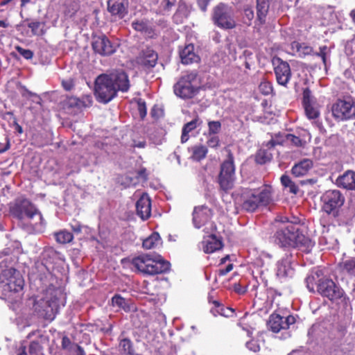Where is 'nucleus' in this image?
<instances>
[{
	"instance_id": "obj_1",
	"label": "nucleus",
	"mask_w": 355,
	"mask_h": 355,
	"mask_svg": "<svg viewBox=\"0 0 355 355\" xmlns=\"http://www.w3.org/2000/svg\"><path fill=\"white\" fill-rule=\"evenodd\" d=\"M277 222L281 223L275 234V242L281 247L298 248L304 252H309L314 245L312 241L300 233L296 224L298 220L289 221L287 217L278 216Z\"/></svg>"
},
{
	"instance_id": "obj_2",
	"label": "nucleus",
	"mask_w": 355,
	"mask_h": 355,
	"mask_svg": "<svg viewBox=\"0 0 355 355\" xmlns=\"http://www.w3.org/2000/svg\"><path fill=\"white\" fill-rule=\"evenodd\" d=\"M236 200L243 209L253 212L261 206H267L272 202V189L270 186L255 189L242 188L236 193Z\"/></svg>"
},
{
	"instance_id": "obj_3",
	"label": "nucleus",
	"mask_w": 355,
	"mask_h": 355,
	"mask_svg": "<svg viewBox=\"0 0 355 355\" xmlns=\"http://www.w3.org/2000/svg\"><path fill=\"white\" fill-rule=\"evenodd\" d=\"M0 286L6 298L17 302L20 299L24 282L19 271L13 268L3 270L0 263Z\"/></svg>"
},
{
	"instance_id": "obj_4",
	"label": "nucleus",
	"mask_w": 355,
	"mask_h": 355,
	"mask_svg": "<svg viewBox=\"0 0 355 355\" xmlns=\"http://www.w3.org/2000/svg\"><path fill=\"white\" fill-rule=\"evenodd\" d=\"M62 296L61 289L55 286H49L43 297L35 300L33 309L41 317L48 320L55 318L59 309V300Z\"/></svg>"
},
{
	"instance_id": "obj_5",
	"label": "nucleus",
	"mask_w": 355,
	"mask_h": 355,
	"mask_svg": "<svg viewBox=\"0 0 355 355\" xmlns=\"http://www.w3.org/2000/svg\"><path fill=\"white\" fill-rule=\"evenodd\" d=\"M132 265L141 272L155 275L169 270L170 263L162 259L159 256L144 254L132 259Z\"/></svg>"
},
{
	"instance_id": "obj_6",
	"label": "nucleus",
	"mask_w": 355,
	"mask_h": 355,
	"mask_svg": "<svg viewBox=\"0 0 355 355\" xmlns=\"http://www.w3.org/2000/svg\"><path fill=\"white\" fill-rule=\"evenodd\" d=\"M345 197L338 190L333 189L325 191L321 196L322 209L329 215H331L340 222L345 223L346 218L343 216V205Z\"/></svg>"
},
{
	"instance_id": "obj_7",
	"label": "nucleus",
	"mask_w": 355,
	"mask_h": 355,
	"mask_svg": "<svg viewBox=\"0 0 355 355\" xmlns=\"http://www.w3.org/2000/svg\"><path fill=\"white\" fill-rule=\"evenodd\" d=\"M10 214L19 220L26 217L31 221L34 220V225H37L42 220V216L34 205L28 199L19 197L9 205Z\"/></svg>"
},
{
	"instance_id": "obj_8",
	"label": "nucleus",
	"mask_w": 355,
	"mask_h": 355,
	"mask_svg": "<svg viewBox=\"0 0 355 355\" xmlns=\"http://www.w3.org/2000/svg\"><path fill=\"white\" fill-rule=\"evenodd\" d=\"M112 84L108 73L97 77L95 82V94L99 102L107 103L116 96L117 93Z\"/></svg>"
},
{
	"instance_id": "obj_9",
	"label": "nucleus",
	"mask_w": 355,
	"mask_h": 355,
	"mask_svg": "<svg viewBox=\"0 0 355 355\" xmlns=\"http://www.w3.org/2000/svg\"><path fill=\"white\" fill-rule=\"evenodd\" d=\"M235 181V166L234 157L231 152L228 153L227 159L220 166L218 183L221 189L227 191L234 187Z\"/></svg>"
},
{
	"instance_id": "obj_10",
	"label": "nucleus",
	"mask_w": 355,
	"mask_h": 355,
	"mask_svg": "<svg viewBox=\"0 0 355 355\" xmlns=\"http://www.w3.org/2000/svg\"><path fill=\"white\" fill-rule=\"evenodd\" d=\"M212 19L216 25L223 29H232L236 26L233 10L223 3L214 8Z\"/></svg>"
},
{
	"instance_id": "obj_11",
	"label": "nucleus",
	"mask_w": 355,
	"mask_h": 355,
	"mask_svg": "<svg viewBox=\"0 0 355 355\" xmlns=\"http://www.w3.org/2000/svg\"><path fill=\"white\" fill-rule=\"evenodd\" d=\"M196 80V74L195 73H190L182 76L174 85L175 95L182 98H192L197 92V88L193 85Z\"/></svg>"
},
{
	"instance_id": "obj_12",
	"label": "nucleus",
	"mask_w": 355,
	"mask_h": 355,
	"mask_svg": "<svg viewBox=\"0 0 355 355\" xmlns=\"http://www.w3.org/2000/svg\"><path fill=\"white\" fill-rule=\"evenodd\" d=\"M317 291L330 300L340 299L344 294L343 290L337 286L332 279L324 276L320 283H318Z\"/></svg>"
},
{
	"instance_id": "obj_13",
	"label": "nucleus",
	"mask_w": 355,
	"mask_h": 355,
	"mask_svg": "<svg viewBox=\"0 0 355 355\" xmlns=\"http://www.w3.org/2000/svg\"><path fill=\"white\" fill-rule=\"evenodd\" d=\"M274 71L278 84L286 86L291 78V71L288 62L279 58L272 60Z\"/></svg>"
},
{
	"instance_id": "obj_14",
	"label": "nucleus",
	"mask_w": 355,
	"mask_h": 355,
	"mask_svg": "<svg viewBox=\"0 0 355 355\" xmlns=\"http://www.w3.org/2000/svg\"><path fill=\"white\" fill-rule=\"evenodd\" d=\"M295 322V318L293 315H281L278 313H272L270 315L268 321V328L275 333H278L282 329H287L290 325Z\"/></svg>"
},
{
	"instance_id": "obj_15",
	"label": "nucleus",
	"mask_w": 355,
	"mask_h": 355,
	"mask_svg": "<svg viewBox=\"0 0 355 355\" xmlns=\"http://www.w3.org/2000/svg\"><path fill=\"white\" fill-rule=\"evenodd\" d=\"M332 114L337 121H345L352 119L355 112L349 102L338 100L332 106Z\"/></svg>"
},
{
	"instance_id": "obj_16",
	"label": "nucleus",
	"mask_w": 355,
	"mask_h": 355,
	"mask_svg": "<svg viewBox=\"0 0 355 355\" xmlns=\"http://www.w3.org/2000/svg\"><path fill=\"white\" fill-rule=\"evenodd\" d=\"M116 92H127L130 87L128 76L123 69H114L108 73Z\"/></svg>"
},
{
	"instance_id": "obj_17",
	"label": "nucleus",
	"mask_w": 355,
	"mask_h": 355,
	"mask_svg": "<svg viewBox=\"0 0 355 355\" xmlns=\"http://www.w3.org/2000/svg\"><path fill=\"white\" fill-rule=\"evenodd\" d=\"M94 51L101 55H110L116 51V46L105 35L94 37L92 42Z\"/></svg>"
},
{
	"instance_id": "obj_18",
	"label": "nucleus",
	"mask_w": 355,
	"mask_h": 355,
	"mask_svg": "<svg viewBox=\"0 0 355 355\" xmlns=\"http://www.w3.org/2000/svg\"><path fill=\"white\" fill-rule=\"evenodd\" d=\"M302 102L308 119H315L319 116L320 112L315 98L311 95V92L309 88H306L303 91Z\"/></svg>"
},
{
	"instance_id": "obj_19",
	"label": "nucleus",
	"mask_w": 355,
	"mask_h": 355,
	"mask_svg": "<svg viewBox=\"0 0 355 355\" xmlns=\"http://www.w3.org/2000/svg\"><path fill=\"white\" fill-rule=\"evenodd\" d=\"M158 55L151 48L143 49L136 58V62L145 69L154 67L157 62Z\"/></svg>"
},
{
	"instance_id": "obj_20",
	"label": "nucleus",
	"mask_w": 355,
	"mask_h": 355,
	"mask_svg": "<svg viewBox=\"0 0 355 355\" xmlns=\"http://www.w3.org/2000/svg\"><path fill=\"white\" fill-rule=\"evenodd\" d=\"M211 211L206 206L196 207L193 212V223L196 228H200L211 218Z\"/></svg>"
},
{
	"instance_id": "obj_21",
	"label": "nucleus",
	"mask_w": 355,
	"mask_h": 355,
	"mask_svg": "<svg viewBox=\"0 0 355 355\" xmlns=\"http://www.w3.org/2000/svg\"><path fill=\"white\" fill-rule=\"evenodd\" d=\"M137 215L142 219L146 220L151 215V201L146 193H143L136 203Z\"/></svg>"
},
{
	"instance_id": "obj_22",
	"label": "nucleus",
	"mask_w": 355,
	"mask_h": 355,
	"mask_svg": "<svg viewBox=\"0 0 355 355\" xmlns=\"http://www.w3.org/2000/svg\"><path fill=\"white\" fill-rule=\"evenodd\" d=\"M293 273V270L291 266V257L286 254L282 257L277 263V275L280 277H286L291 276Z\"/></svg>"
},
{
	"instance_id": "obj_23",
	"label": "nucleus",
	"mask_w": 355,
	"mask_h": 355,
	"mask_svg": "<svg viewBox=\"0 0 355 355\" xmlns=\"http://www.w3.org/2000/svg\"><path fill=\"white\" fill-rule=\"evenodd\" d=\"M313 166V162L311 159H303L293 166L291 172L295 177H302L306 175Z\"/></svg>"
},
{
	"instance_id": "obj_24",
	"label": "nucleus",
	"mask_w": 355,
	"mask_h": 355,
	"mask_svg": "<svg viewBox=\"0 0 355 355\" xmlns=\"http://www.w3.org/2000/svg\"><path fill=\"white\" fill-rule=\"evenodd\" d=\"M338 187L347 190H355V173L351 171L345 172L336 180Z\"/></svg>"
},
{
	"instance_id": "obj_25",
	"label": "nucleus",
	"mask_w": 355,
	"mask_h": 355,
	"mask_svg": "<svg viewBox=\"0 0 355 355\" xmlns=\"http://www.w3.org/2000/svg\"><path fill=\"white\" fill-rule=\"evenodd\" d=\"M202 248L205 253H213L222 248L223 244L220 240L216 236L211 235L207 237L202 242Z\"/></svg>"
},
{
	"instance_id": "obj_26",
	"label": "nucleus",
	"mask_w": 355,
	"mask_h": 355,
	"mask_svg": "<svg viewBox=\"0 0 355 355\" xmlns=\"http://www.w3.org/2000/svg\"><path fill=\"white\" fill-rule=\"evenodd\" d=\"M58 259V252L53 248H46L42 253V264L50 271Z\"/></svg>"
},
{
	"instance_id": "obj_27",
	"label": "nucleus",
	"mask_w": 355,
	"mask_h": 355,
	"mask_svg": "<svg viewBox=\"0 0 355 355\" xmlns=\"http://www.w3.org/2000/svg\"><path fill=\"white\" fill-rule=\"evenodd\" d=\"M180 56L182 62L184 64H191L198 62L199 57L194 52V46L193 44L187 45L180 52Z\"/></svg>"
},
{
	"instance_id": "obj_28",
	"label": "nucleus",
	"mask_w": 355,
	"mask_h": 355,
	"mask_svg": "<svg viewBox=\"0 0 355 355\" xmlns=\"http://www.w3.org/2000/svg\"><path fill=\"white\" fill-rule=\"evenodd\" d=\"M209 303L212 304L210 312L214 316L222 315L224 317H232L234 315V310L229 307H224L219 302L209 300Z\"/></svg>"
},
{
	"instance_id": "obj_29",
	"label": "nucleus",
	"mask_w": 355,
	"mask_h": 355,
	"mask_svg": "<svg viewBox=\"0 0 355 355\" xmlns=\"http://www.w3.org/2000/svg\"><path fill=\"white\" fill-rule=\"evenodd\" d=\"M323 273L320 269H315L307 276L305 279L306 288L310 292H315V286L318 288V283H320L322 278Z\"/></svg>"
},
{
	"instance_id": "obj_30",
	"label": "nucleus",
	"mask_w": 355,
	"mask_h": 355,
	"mask_svg": "<svg viewBox=\"0 0 355 355\" xmlns=\"http://www.w3.org/2000/svg\"><path fill=\"white\" fill-rule=\"evenodd\" d=\"M201 123L202 121L198 117H196L190 122L184 124L182 131L181 142L182 144L187 142L189 139V133L200 126Z\"/></svg>"
},
{
	"instance_id": "obj_31",
	"label": "nucleus",
	"mask_w": 355,
	"mask_h": 355,
	"mask_svg": "<svg viewBox=\"0 0 355 355\" xmlns=\"http://www.w3.org/2000/svg\"><path fill=\"white\" fill-rule=\"evenodd\" d=\"M270 0H257V18L261 24L265 22L270 7Z\"/></svg>"
},
{
	"instance_id": "obj_32",
	"label": "nucleus",
	"mask_w": 355,
	"mask_h": 355,
	"mask_svg": "<svg viewBox=\"0 0 355 355\" xmlns=\"http://www.w3.org/2000/svg\"><path fill=\"white\" fill-rule=\"evenodd\" d=\"M191 12V7L185 3H180L176 12L173 15V20L176 23H182L184 19H187Z\"/></svg>"
},
{
	"instance_id": "obj_33",
	"label": "nucleus",
	"mask_w": 355,
	"mask_h": 355,
	"mask_svg": "<svg viewBox=\"0 0 355 355\" xmlns=\"http://www.w3.org/2000/svg\"><path fill=\"white\" fill-rule=\"evenodd\" d=\"M330 225H326L322 224V236L320 239V242L326 245H329V247H333L337 243V239L331 236L330 234Z\"/></svg>"
},
{
	"instance_id": "obj_34",
	"label": "nucleus",
	"mask_w": 355,
	"mask_h": 355,
	"mask_svg": "<svg viewBox=\"0 0 355 355\" xmlns=\"http://www.w3.org/2000/svg\"><path fill=\"white\" fill-rule=\"evenodd\" d=\"M190 150L191 152V158L196 161L204 159L208 152L207 148L201 144L192 146Z\"/></svg>"
},
{
	"instance_id": "obj_35",
	"label": "nucleus",
	"mask_w": 355,
	"mask_h": 355,
	"mask_svg": "<svg viewBox=\"0 0 355 355\" xmlns=\"http://www.w3.org/2000/svg\"><path fill=\"white\" fill-rule=\"evenodd\" d=\"M161 244V238L157 232L151 234L143 241V247L147 250L153 249Z\"/></svg>"
},
{
	"instance_id": "obj_36",
	"label": "nucleus",
	"mask_w": 355,
	"mask_h": 355,
	"mask_svg": "<svg viewBox=\"0 0 355 355\" xmlns=\"http://www.w3.org/2000/svg\"><path fill=\"white\" fill-rule=\"evenodd\" d=\"M291 47L293 51H296L300 57H304L307 55H310L313 51L311 46L304 43L300 44L297 42H293L291 44Z\"/></svg>"
},
{
	"instance_id": "obj_37",
	"label": "nucleus",
	"mask_w": 355,
	"mask_h": 355,
	"mask_svg": "<svg viewBox=\"0 0 355 355\" xmlns=\"http://www.w3.org/2000/svg\"><path fill=\"white\" fill-rule=\"evenodd\" d=\"M107 9L112 15H116L121 19L123 18L126 13L123 4L119 2L113 3L112 5L110 2H108Z\"/></svg>"
},
{
	"instance_id": "obj_38",
	"label": "nucleus",
	"mask_w": 355,
	"mask_h": 355,
	"mask_svg": "<svg viewBox=\"0 0 355 355\" xmlns=\"http://www.w3.org/2000/svg\"><path fill=\"white\" fill-rule=\"evenodd\" d=\"M340 268L348 275L355 277V258H350L340 263Z\"/></svg>"
},
{
	"instance_id": "obj_39",
	"label": "nucleus",
	"mask_w": 355,
	"mask_h": 355,
	"mask_svg": "<svg viewBox=\"0 0 355 355\" xmlns=\"http://www.w3.org/2000/svg\"><path fill=\"white\" fill-rule=\"evenodd\" d=\"M272 158V153L266 149H260L256 155V162L260 164L270 162Z\"/></svg>"
},
{
	"instance_id": "obj_40",
	"label": "nucleus",
	"mask_w": 355,
	"mask_h": 355,
	"mask_svg": "<svg viewBox=\"0 0 355 355\" xmlns=\"http://www.w3.org/2000/svg\"><path fill=\"white\" fill-rule=\"evenodd\" d=\"M55 240L60 243H67L72 241V234L67 230H62L55 234Z\"/></svg>"
},
{
	"instance_id": "obj_41",
	"label": "nucleus",
	"mask_w": 355,
	"mask_h": 355,
	"mask_svg": "<svg viewBox=\"0 0 355 355\" xmlns=\"http://www.w3.org/2000/svg\"><path fill=\"white\" fill-rule=\"evenodd\" d=\"M132 28L137 31H140L148 34V36H151L152 29L149 28L147 23L144 21H136L132 24Z\"/></svg>"
},
{
	"instance_id": "obj_42",
	"label": "nucleus",
	"mask_w": 355,
	"mask_h": 355,
	"mask_svg": "<svg viewBox=\"0 0 355 355\" xmlns=\"http://www.w3.org/2000/svg\"><path fill=\"white\" fill-rule=\"evenodd\" d=\"M28 26L31 29L32 33L35 35H42L44 33V24L40 21H31L28 23Z\"/></svg>"
},
{
	"instance_id": "obj_43",
	"label": "nucleus",
	"mask_w": 355,
	"mask_h": 355,
	"mask_svg": "<svg viewBox=\"0 0 355 355\" xmlns=\"http://www.w3.org/2000/svg\"><path fill=\"white\" fill-rule=\"evenodd\" d=\"M319 50V52L316 53L315 55L320 56L324 66H327V61L330 57L331 50L327 46H320Z\"/></svg>"
},
{
	"instance_id": "obj_44",
	"label": "nucleus",
	"mask_w": 355,
	"mask_h": 355,
	"mask_svg": "<svg viewBox=\"0 0 355 355\" xmlns=\"http://www.w3.org/2000/svg\"><path fill=\"white\" fill-rule=\"evenodd\" d=\"M221 130V123L219 121H210L208 122L207 135H216Z\"/></svg>"
},
{
	"instance_id": "obj_45",
	"label": "nucleus",
	"mask_w": 355,
	"mask_h": 355,
	"mask_svg": "<svg viewBox=\"0 0 355 355\" xmlns=\"http://www.w3.org/2000/svg\"><path fill=\"white\" fill-rule=\"evenodd\" d=\"M345 53L355 60V38L349 40L345 44Z\"/></svg>"
},
{
	"instance_id": "obj_46",
	"label": "nucleus",
	"mask_w": 355,
	"mask_h": 355,
	"mask_svg": "<svg viewBox=\"0 0 355 355\" xmlns=\"http://www.w3.org/2000/svg\"><path fill=\"white\" fill-rule=\"evenodd\" d=\"M119 347L124 354H131L132 352V343L128 339L124 338L121 340Z\"/></svg>"
},
{
	"instance_id": "obj_47",
	"label": "nucleus",
	"mask_w": 355,
	"mask_h": 355,
	"mask_svg": "<svg viewBox=\"0 0 355 355\" xmlns=\"http://www.w3.org/2000/svg\"><path fill=\"white\" fill-rule=\"evenodd\" d=\"M28 355H42V347L38 342H32L30 344Z\"/></svg>"
},
{
	"instance_id": "obj_48",
	"label": "nucleus",
	"mask_w": 355,
	"mask_h": 355,
	"mask_svg": "<svg viewBox=\"0 0 355 355\" xmlns=\"http://www.w3.org/2000/svg\"><path fill=\"white\" fill-rule=\"evenodd\" d=\"M207 144L210 148H217L220 144V139L217 135H207Z\"/></svg>"
},
{
	"instance_id": "obj_49",
	"label": "nucleus",
	"mask_w": 355,
	"mask_h": 355,
	"mask_svg": "<svg viewBox=\"0 0 355 355\" xmlns=\"http://www.w3.org/2000/svg\"><path fill=\"white\" fill-rule=\"evenodd\" d=\"M259 89L264 95L270 94L272 91V85L268 82H261L259 86Z\"/></svg>"
},
{
	"instance_id": "obj_50",
	"label": "nucleus",
	"mask_w": 355,
	"mask_h": 355,
	"mask_svg": "<svg viewBox=\"0 0 355 355\" xmlns=\"http://www.w3.org/2000/svg\"><path fill=\"white\" fill-rule=\"evenodd\" d=\"M113 306L124 309L126 304L125 300L119 295H114L112 299Z\"/></svg>"
},
{
	"instance_id": "obj_51",
	"label": "nucleus",
	"mask_w": 355,
	"mask_h": 355,
	"mask_svg": "<svg viewBox=\"0 0 355 355\" xmlns=\"http://www.w3.org/2000/svg\"><path fill=\"white\" fill-rule=\"evenodd\" d=\"M15 49L17 52L25 59L29 60L31 59L33 56V53L29 49H23L19 46H17Z\"/></svg>"
},
{
	"instance_id": "obj_52",
	"label": "nucleus",
	"mask_w": 355,
	"mask_h": 355,
	"mask_svg": "<svg viewBox=\"0 0 355 355\" xmlns=\"http://www.w3.org/2000/svg\"><path fill=\"white\" fill-rule=\"evenodd\" d=\"M137 109L141 119H144L146 115V103L141 100L139 99L137 101Z\"/></svg>"
},
{
	"instance_id": "obj_53",
	"label": "nucleus",
	"mask_w": 355,
	"mask_h": 355,
	"mask_svg": "<svg viewBox=\"0 0 355 355\" xmlns=\"http://www.w3.org/2000/svg\"><path fill=\"white\" fill-rule=\"evenodd\" d=\"M286 139L296 146H301L302 144V141L300 137L291 134H288L286 135Z\"/></svg>"
},
{
	"instance_id": "obj_54",
	"label": "nucleus",
	"mask_w": 355,
	"mask_h": 355,
	"mask_svg": "<svg viewBox=\"0 0 355 355\" xmlns=\"http://www.w3.org/2000/svg\"><path fill=\"white\" fill-rule=\"evenodd\" d=\"M70 352L71 355H85L83 349L78 345H71Z\"/></svg>"
},
{
	"instance_id": "obj_55",
	"label": "nucleus",
	"mask_w": 355,
	"mask_h": 355,
	"mask_svg": "<svg viewBox=\"0 0 355 355\" xmlns=\"http://www.w3.org/2000/svg\"><path fill=\"white\" fill-rule=\"evenodd\" d=\"M246 347L251 351H253L254 352L259 350V345L257 343V342L254 340H252L249 342H247Z\"/></svg>"
},
{
	"instance_id": "obj_56",
	"label": "nucleus",
	"mask_w": 355,
	"mask_h": 355,
	"mask_svg": "<svg viewBox=\"0 0 355 355\" xmlns=\"http://www.w3.org/2000/svg\"><path fill=\"white\" fill-rule=\"evenodd\" d=\"M62 85L64 89L67 91L71 90L73 89V87H74L73 81L71 78L63 80L62 81Z\"/></svg>"
},
{
	"instance_id": "obj_57",
	"label": "nucleus",
	"mask_w": 355,
	"mask_h": 355,
	"mask_svg": "<svg viewBox=\"0 0 355 355\" xmlns=\"http://www.w3.org/2000/svg\"><path fill=\"white\" fill-rule=\"evenodd\" d=\"M76 344H72L70 339L67 336L62 338V347L64 349H68L71 351V345H75Z\"/></svg>"
},
{
	"instance_id": "obj_58",
	"label": "nucleus",
	"mask_w": 355,
	"mask_h": 355,
	"mask_svg": "<svg viewBox=\"0 0 355 355\" xmlns=\"http://www.w3.org/2000/svg\"><path fill=\"white\" fill-rule=\"evenodd\" d=\"M83 227V226L82 225H80L78 222L76 221H74L73 223H71V228L76 234L81 233Z\"/></svg>"
},
{
	"instance_id": "obj_59",
	"label": "nucleus",
	"mask_w": 355,
	"mask_h": 355,
	"mask_svg": "<svg viewBox=\"0 0 355 355\" xmlns=\"http://www.w3.org/2000/svg\"><path fill=\"white\" fill-rule=\"evenodd\" d=\"M233 269V264L229 263L225 268L224 269H220L218 270V275L220 276H224L227 275L228 272H230Z\"/></svg>"
},
{
	"instance_id": "obj_60",
	"label": "nucleus",
	"mask_w": 355,
	"mask_h": 355,
	"mask_svg": "<svg viewBox=\"0 0 355 355\" xmlns=\"http://www.w3.org/2000/svg\"><path fill=\"white\" fill-rule=\"evenodd\" d=\"M245 16L251 21L254 17V12L251 8H247L244 10Z\"/></svg>"
},
{
	"instance_id": "obj_61",
	"label": "nucleus",
	"mask_w": 355,
	"mask_h": 355,
	"mask_svg": "<svg viewBox=\"0 0 355 355\" xmlns=\"http://www.w3.org/2000/svg\"><path fill=\"white\" fill-rule=\"evenodd\" d=\"M209 1L210 0H198V3L202 11H206Z\"/></svg>"
},
{
	"instance_id": "obj_62",
	"label": "nucleus",
	"mask_w": 355,
	"mask_h": 355,
	"mask_svg": "<svg viewBox=\"0 0 355 355\" xmlns=\"http://www.w3.org/2000/svg\"><path fill=\"white\" fill-rule=\"evenodd\" d=\"M6 144L5 146H3V144L0 142V153H3L6 152L10 147L9 139L6 138Z\"/></svg>"
},
{
	"instance_id": "obj_63",
	"label": "nucleus",
	"mask_w": 355,
	"mask_h": 355,
	"mask_svg": "<svg viewBox=\"0 0 355 355\" xmlns=\"http://www.w3.org/2000/svg\"><path fill=\"white\" fill-rule=\"evenodd\" d=\"M138 178H141L143 180H146L147 179V173L146 168L140 169L138 173Z\"/></svg>"
},
{
	"instance_id": "obj_64",
	"label": "nucleus",
	"mask_w": 355,
	"mask_h": 355,
	"mask_svg": "<svg viewBox=\"0 0 355 355\" xmlns=\"http://www.w3.org/2000/svg\"><path fill=\"white\" fill-rule=\"evenodd\" d=\"M291 178L289 176L286 175H283L282 177H281V182L282 184V185H284V187L288 184V183H289V182L291 181Z\"/></svg>"
}]
</instances>
